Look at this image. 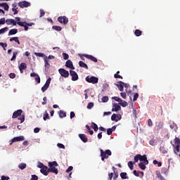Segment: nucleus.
Returning <instances> with one entry per match:
<instances>
[{"mask_svg": "<svg viewBox=\"0 0 180 180\" xmlns=\"http://www.w3.org/2000/svg\"><path fill=\"white\" fill-rule=\"evenodd\" d=\"M139 160H140V157H139V155H136L134 156V162H139Z\"/></svg>", "mask_w": 180, "mask_h": 180, "instance_id": "obj_55", "label": "nucleus"}, {"mask_svg": "<svg viewBox=\"0 0 180 180\" xmlns=\"http://www.w3.org/2000/svg\"><path fill=\"white\" fill-rule=\"evenodd\" d=\"M12 11L13 13V15H18V13H19V11H18V4H16V3H14L12 4Z\"/></svg>", "mask_w": 180, "mask_h": 180, "instance_id": "obj_17", "label": "nucleus"}, {"mask_svg": "<svg viewBox=\"0 0 180 180\" xmlns=\"http://www.w3.org/2000/svg\"><path fill=\"white\" fill-rule=\"evenodd\" d=\"M49 167H58V163H57L56 161L49 162Z\"/></svg>", "mask_w": 180, "mask_h": 180, "instance_id": "obj_37", "label": "nucleus"}, {"mask_svg": "<svg viewBox=\"0 0 180 180\" xmlns=\"http://www.w3.org/2000/svg\"><path fill=\"white\" fill-rule=\"evenodd\" d=\"M50 82H51V77L47 79L45 85H46L47 86H50Z\"/></svg>", "mask_w": 180, "mask_h": 180, "instance_id": "obj_52", "label": "nucleus"}, {"mask_svg": "<svg viewBox=\"0 0 180 180\" xmlns=\"http://www.w3.org/2000/svg\"><path fill=\"white\" fill-rule=\"evenodd\" d=\"M84 57H85L86 58H88L89 60H91V61H94V63H98V59L91 55L85 54L84 55Z\"/></svg>", "mask_w": 180, "mask_h": 180, "instance_id": "obj_16", "label": "nucleus"}, {"mask_svg": "<svg viewBox=\"0 0 180 180\" xmlns=\"http://www.w3.org/2000/svg\"><path fill=\"white\" fill-rule=\"evenodd\" d=\"M44 61L45 67L46 68H50V63H49V59H47V56H45V58H44Z\"/></svg>", "mask_w": 180, "mask_h": 180, "instance_id": "obj_28", "label": "nucleus"}, {"mask_svg": "<svg viewBox=\"0 0 180 180\" xmlns=\"http://www.w3.org/2000/svg\"><path fill=\"white\" fill-rule=\"evenodd\" d=\"M18 6L20 8H21L22 9H23L24 8H29V6H30V2H28L27 1H20L18 4Z\"/></svg>", "mask_w": 180, "mask_h": 180, "instance_id": "obj_8", "label": "nucleus"}, {"mask_svg": "<svg viewBox=\"0 0 180 180\" xmlns=\"http://www.w3.org/2000/svg\"><path fill=\"white\" fill-rule=\"evenodd\" d=\"M9 179H10L9 176H1V180H9Z\"/></svg>", "mask_w": 180, "mask_h": 180, "instance_id": "obj_64", "label": "nucleus"}, {"mask_svg": "<svg viewBox=\"0 0 180 180\" xmlns=\"http://www.w3.org/2000/svg\"><path fill=\"white\" fill-rule=\"evenodd\" d=\"M174 152L176 154V155H179L180 157V139L178 137H176L174 139Z\"/></svg>", "mask_w": 180, "mask_h": 180, "instance_id": "obj_2", "label": "nucleus"}, {"mask_svg": "<svg viewBox=\"0 0 180 180\" xmlns=\"http://www.w3.org/2000/svg\"><path fill=\"white\" fill-rule=\"evenodd\" d=\"M111 120L112 122H119V120H117V115L112 114V116H111Z\"/></svg>", "mask_w": 180, "mask_h": 180, "instance_id": "obj_35", "label": "nucleus"}, {"mask_svg": "<svg viewBox=\"0 0 180 180\" xmlns=\"http://www.w3.org/2000/svg\"><path fill=\"white\" fill-rule=\"evenodd\" d=\"M85 79L89 84H98L99 81V79L95 76H87Z\"/></svg>", "mask_w": 180, "mask_h": 180, "instance_id": "obj_5", "label": "nucleus"}, {"mask_svg": "<svg viewBox=\"0 0 180 180\" xmlns=\"http://www.w3.org/2000/svg\"><path fill=\"white\" fill-rule=\"evenodd\" d=\"M169 99H171V101L172 102H174V100L175 99V96H172L168 94V96H167V98L165 99V101H167V102H169Z\"/></svg>", "mask_w": 180, "mask_h": 180, "instance_id": "obj_36", "label": "nucleus"}, {"mask_svg": "<svg viewBox=\"0 0 180 180\" xmlns=\"http://www.w3.org/2000/svg\"><path fill=\"white\" fill-rule=\"evenodd\" d=\"M8 27L1 28V29L0 30V34H4V33H5V32H8Z\"/></svg>", "mask_w": 180, "mask_h": 180, "instance_id": "obj_44", "label": "nucleus"}, {"mask_svg": "<svg viewBox=\"0 0 180 180\" xmlns=\"http://www.w3.org/2000/svg\"><path fill=\"white\" fill-rule=\"evenodd\" d=\"M63 57L64 60H68V58H70V56H68V53H63Z\"/></svg>", "mask_w": 180, "mask_h": 180, "instance_id": "obj_53", "label": "nucleus"}, {"mask_svg": "<svg viewBox=\"0 0 180 180\" xmlns=\"http://www.w3.org/2000/svg\"><path fill=\"white\" fill-rule=\"evenodd\" d=\"M59 74H60L61 77H63L64 78H68L70 77V72H68V70H65V69L60 68L58 70Z\"/></svg>", "mask_w": 180, "mask_h": 180, "instance_id": "obj_7", "label": "nucleus"}, {"mask_svg": "<svg viewBox=\"0 0 180 180\" xmlns=\"http://www.w3.org/2000/svg\"><path fill=\"white\" fill-rule=\"evenodd\" d=\"M155 174L157 178H158L159 180H167L163 176L161 175V173L159 171H156Z\"/></svg>", "mask_w": 180, "mask_h": 180, "instance_id": "obj_22", "label": "nucleus"}, {"mask_svg": "<svg viewBox=\"0 0 180 180\" xmlns=\"http://www.w3.org/2000/svg\"><path fill=\"white\" fill-rule=\"evenodd\" d=\"M101 101H102V102H103V103H106V102H108V101H109V97H108V96H103L102 98H101Z\"/></svg>", "mask_w": 180, "mask_h": 180, "instance_id": "obj_49", "label": "nucleus"}, {"mask_svg": "<svg viewBox=\"0 0 180 180\" xmlns=\"http://www.w3.org/2000/svg\"><path fill=\"white\" fill-rule=\"evenodd\" d=\"M4 23H6V20H5V18L0 19V25H4Z\"/></svg>", "mask_w": 180, "mask_h": 180, "instance_id": "obj_61", "label": "nucleus"}, {"mask_svg": "<svg viewBox=\"0 0 180 180\" xmlns=\"http://www.w3.org/2000/svg\"><path fill=\"white\" fill-rule=\"evenodd\" d=\"M120 176H121L122 179H127V173L122 172L120 174Z\"/></svg>", "mask_w": 180, "mask_h": 180, "instance_id": "obj_40", "label": "nucleus"}, {"mask_svg": "<svg viewBox=\"0 0 180 180\" xmlns=\"http://www.w3.org/2000/svg\"><path fill=\"white\" fill-rule=\"evenodd\" d=\"M138 98H139V93H136L134 95V98H133L134 102H136V101H137Z\"/></svg>", "mask_w": 180, "mask_h": 180, "instance_id": "obj_58", "label": "nucleus"}, {"mask_svg": "<svg viewBox=\"0 0 180 180\" xmlns=\"http://www.w3.org/2000/svg\"><path fill=\"white\" fill-rule=\"evenodd\" d=\"M22 113H23V110H18L15 111V112L13 113L12 118H13V119H16V118L19 117V116H21V115H22Z\"/></svg>", "mask_w": 180, "mask_h": 180, "instance_id": "obj_10", "label": "nucleus"}, {"mask_svg": "<svg viewBox=\"0 0 180 180\" xmlns=\"http://www.w3.org/2000/svg\"><path fill=\"white\" fill-rule=\"evenodd\" d=\"M112 99H114V101H116V102H119V103H120V102H122V98L117 96L112 97Z\"/></svg>", "mask_w": 180, "mask_h": 180, "instance_id": "obj_47", "label": "nucleus"}, {"mask_svg": "<svg viewBox=\"0 0 180 180\" xmlns=\"http://www.w3.org/2000/svg\"><path fill=\"white\" fill-rule=\"evenodd\" d=\"M139 168H141V169H143V170H144V169H146V168H147V167H146V165L144 164V162L139 163Z\"/></svg>", "mask_w": 180, "mask_h": 180, "instance_id": "obj_39", "label": "nucleus"}, {"mask_svg": "<svg viewBox=\"0 0 180 180\" xmlns=\"http://www.w3.org/2000/svg\"><path fill=\"white\" fill-rule=\"evenodd\" d=\"M94 106V103L91 102L87 104V109H92Z\"/></svg>", "mask_w": 180, "mask_h": 180, "instance_id": "obj_56", "label": "nucleus"}, {"mask_svg": "<svg viewBox=\"0 0 180 180\" xmlns=\"http://www.w3.org/2000/svg\"><path fill=\"white\" fill-rule=\"evenodd\" d=\"M112 133H113V131H112V129L110 128L107 129L108 136H110V134H112Z\"/></svg>", "mask_w": 180, "mask_h": 180, "instance_id": "obj_62", "label": "nucleus"}, {"mask_svg": "<svg viewBox=\"0 0 180 180\" xmlns=\"http://www.w3.org/2000/svg\"><path fill=\"white\" fill-rule=\"evenodd\" d=\"M100 152L102 161H105V159L109 158V156L112 155V151H110L109 149L106 150L105 151L101 149Z\"/></svg>", "mask_w": 180, "mask_h": 180, "instance_id": "obj_3", "label": "nucleus"}, {"mask_svg": "<svg viewBox=\"0 0 180 180\" xmlns=\"http://www.w3.org/2000/svg\"><path fill=\"white\" fill-rule=\"evenodd\" d=\"M139 155V161H143V163L146 165H148V160H147V155H141L140 154Z\"/></svg>", "mask_w": 180, "mask_h": 180, "instance_id": "obj_12", "label": "nucleus"}, {"mask_svg": "<svg viewBox=\"0 0 180 180\" xmlns=\"http://www.w3.org/2000/svg\"><path fill=\"white\" fill-rule=\"evenodd\" d=\"M18 56V52H13V56L11 58V61H15L16 60V56Z\"/></svg>", "mask_w": 180, "mask_h": 180, "instance_id": "obj_42", "label": "nucleus"}, {"mask_svg": "<svg viewBox=\"0 0 180 180\" xmlns=\"http://www.w3.org/2000/svg\"><path fill=\"white\" fill-rule=\"evenodd\" d=\"M128 167L131 169V171H133L134 168V162H133L132 161H129L128 162Z\"/></svg>", "mask_w": 180, "mask_h": 180, "instance_id": "obj_33", "label": "nucleus"}, {"mask_svg": "<svg viewBox=\"0 0 180 180\" xmlns=\"http://www.w3.org/2000/svg\"><path fill=\"white\" fill-rule=\"evenodd\" d=\"M18 39H19V37H11V38L9 39V41H15V42H16V41H17Z\"/></svg>", "mask_w": 180, "mask_h": 180, "instance_id": "obj_60", "label": "nucleus"}, {"mask_svg": "<svg viewBox=\"0 0 180 180\" xmlns=\"http://www.w3.org/2000/svg\"><path fill=\"white\" fill-rule=\"evenodd\" d=\"M18 33V29H12L8 32V36H13V34H16Z\"/></svg>", "mask_w": 180, "mask_h": 180, "instance_id": "obj_25", "label": "nucleus"}, {"mask_svg": "<svg viewBox=\"0 0 180 180\" xmlns=\"http://www.w3.org/2000/svg\"><path fill=\"white\" fill-rule=\"evenodd\" d=\"M160 150L161 153H162V154H167V149H165V148L164 146H160Z\"/></svg>", "mask_w": 180, "mask_h": 180, "instance_id": "obj_43", "label": "nucleus"}, {"mask_svg": "<svg viewBox=\"0 0 180 180\" xmlns=\"http://www.w3.org/2000/svg\"><path fill=\"white\" fill-rule=\"evenodd\" d=\"M18 120H20V123H23L25 122V114H22Z\"/></svg>", "mask_w": 180, "mask_h": 180, "instance_id": "obj_54", "label": "nucleus"}, {"mask_svg": "<svg viewBox=\"0 0 180 180\" xmlns=\"http://www.w3.org/2000/svg\"><path fill=\"white\" fill-rule=\"evenodd\" d=\"M49 173L52 172L53 174H56V175H57V174H58V169L57 168H56V167L54 166H49Z\"/></svg>", "mask_w": 180, "mask_h": 180, "instance_id": "obj_15", "label": "nucleus"}, {"mask_svg": "<svg viewBox=\"0 0 180 180\" xmlns=\"http://www.w3.org/2000/svg\"><path fill=\"white\" fill-rule=\"evenodd\" d=\"M58 113H59V117L60 118L67 117V113L63 110H60Z\"/></svg>", "mask_w": 180, "mask_h": 180, "instance_id": "obj_27", "label": "nucleus"}, {"mask_svg": "<svg viewBox=\"0 0 180 180\" xmlns=\"http://www.w3.org/2000/svg\"><path fill=\"white\" fill-rule=\"evenodd\" d=\"M50 82H51V77L47 79L45 85H46L47 86H50Z\"/></svg>", "mask_w": 180, "mask_h": 180, "instance_id": "obj_51", "label": "nucleus"}, {"mask_svg": "<svg viewBox=\"0 0 180 180\" xmlns=\"http://www.w3.org/2000/svg\"><path fill=\"white\" fill-rule=\"evenodd\" d=\"M58 22L62 25H67L68 23V18L67 16H60L58 18Z\"/></svg>", "mask_w": 180, "mask_h": 180, "instance_id": "obj_6", "label": "nucleus"}, {"mask_svg": "<svg viewBox=\"0 0 180 180\" xmlns=\"http://www.w3.org/2000/svg\"><path fill=\"white\" fill-rule=\"evenodd\" d=\"M122 108L120 105H119L117 103H115L113 105V108H112V112H117L118 110H120Z\"/></svg>", "mask_w": 180, "mask_h": 180, "instance_id": "obj_20", "label": "nucleus"}, {"mask_svg": "<svg viewBox=\"0 0 180 180\" xmlns=\"http://www.w3.org/2000/svg\"><path fill=\"white\" fill-rule=\"evenodd\" d=\"M23 140H25V136H23L14 137L13 139H11V141H10L9 144H10V146H12L13 143H16L18 141H23Z\"/></svg>", "mask_w": 180, "mask_h": 180, "instance_id": "obj_9", "label": "nucleus"}, {"mask_svg": "<svg viewBox=\"0 0 180 180\" xmlns=\"http://www.w3.org/2000/svg\"><path fill=\"white\" fill-rule=\"evenodd\" d=\"M79 67H81V68H85V70H88V65H86V63L82 62V61H79Z\"/></svg>", "mask_w": 180, "mask_h": 180, "instance_id": "obj_24", "label": "nucleus"}, {"mask_svg": "<svg viewBox=\"0 0 180 180\" xmlns=\"http://www.w3.org/2000/svg\"><path fill=\"white\" fill-rule=\"evenodd\" d=\"M170 129H174V131L176 133V131H178V126L176 125V124L172 123V124H170Z\"/></svg>", "mask_w": 180, "mask_h": 180, "instance_id": "obj_29", "label": "nucleus"}, {"mask_svg": "<svg viewBox=\"0 0 180 180\" xmlns=\"http://www.w3.org/2000/svg\"><path fill=\"white\" fill-rule=\"evenodd\" d=\"M35 81L37 82V84H40V76H37L35 77Z\"/></svg>", "mask_w": 180, "mask_h": 180, "instance_id": "obj_63", "label": "nucleus"}, {"mask_svg": "<svg viewBox=\"0 0 180 180\" xmlns=\"http://www.w3.org/2000/svg\"><path fill=\"white\" fill-rule=\"evenodd\" d=\"M65 67L70 68L71 70H75V68H74V65H72V61H71V60H68L66 61Z\"/></svg>", "mask_w": 180, "mask_h": 180, "instance_id": "obj_14", "label": "nucleus"}, {"mask_svg": "<svg viewBox=\"0 0 180 180\" xmlns=\"http://www.w3.org/2000/svg\"><path fill=\"white\" fill-rule=\"evenodd\" d=\"M70 74L72 77V81H77L78 74H77V72L73 70H70Z\"/></svg>", "mask_w": 180, "mask_h": 180, "instance_id": "obj_11", "label": "nucleus"}, {"mask_svg": "<svg viewBox=\"0 0 180 180\" xmlns=\"http://www.w3.org/2000/svg\"><path fill=\"white\" fill-rule=\"evenodd\" d=\"M91 127L94 129V131H98V130H99L98 124H96L95 122L91 123Z\"/></svg>", "mask_w": 180, "mask_h": 180, "instance_id": "obj_31", "label": "nucleus"}, {"mask_svg": "<svg viewBox=\"0 0 180 180\" xmlns=\"http://www.w3.org/2000/svg\"><path fill=\"white\" fill-rule=\"evenodd\" d=\"M52 29H53V30H56V32H61V30H63V28L58 25H53Z\"/></svg>", "mask_w": 180, "mask_h": 180, "instance_id": "obj_30", "label": "nucleus"}, {"mask_svg": "<svg viewBox=\"0 0 180 180\" xmlns=\"http://www.w3.org/2000/svg\"><path fill=\"white\" fill-rule=\"evenodd\" d=\"M17 25H18V26H21V27H24V30H25V32H27V30H29V26H33V25H34V23L33 22H18Z\"/></svg>", "mask_w": 180, "mask_h": 180, "instance_id": "obj_4", "label": "nucleus"}, {"mask_svg": "<svg viewBox=\"0 0 180 180\" xmlns=\"http://www.w3.org/2000/svg\"><path fill=\"white\" fill-rule=\"evenodd\" d=\"M34 56H37V57H46V55L43 53L34 52Z\"/></svg>", "mask_w": 180, "mask_h": 180, "instance_id": "obj_41", "label": "nucleus"}, {"mask_svg": "<svg viewBox=\"0 0 180 180\" xmlns=\"http://www.w3.org/2000/svg\"><path fill=\"white\" fill-rule=\"evenodd\" d=\"M119 91H120L121 92H123L124 91V86L121 83H117V84H116Z\"/></svg>", "mask_w": 180, "mask_h": 180, "instance_id": "obj_34", "label": "nucleus"}, {"mask_svg": "<svg viewBox=\"0 0 180 180\" xmlns=\"http://www.w3.org/2000/svg\"><path fill=\"white\" fill-rule=\"evenodd\" d=\"M27 68V65L25 63H21L19 66V70L21 74H23V70H26Z\"/></svg>", "mask_w": 180, "mask_h": 180, "instance_id": "obj_18", "label": "nucleus"}, {"mask_svg": "<svg viewBox=\"0 0 180 180\" xmlns=\"http://www.w3.org/2000/svg\"><path fill=\"white\" fill-rule=\"evenodd\" d=\"M8 76L10 77V78H11V79H13L16 77V75L15 73H10Z\"/></svg>", "mask_w": 180, "mask_h": 180, "instance_id": "obj_59", "label": "nucleus"}, {"mask_svg": "<svg viewBox=\"0 0 180 180\" xmlns=\"http://www.w3.org/2000/svg\"><path fill=\"white\" fill-rule=\"evenodd\" d=\"M43 120L45 121L50 120V116L49 115V112H47V111H45L44 114Z\"/></svg>", "mask_w": 180, "mask_h": 180, "instance_id": "obj_32", "label": "nucleus"}, {"mask_svg": "<svg viewBox=\"0 0 180 180\" xmlns=\"http://www.w3.org/2000/svg\"><path fill=\"white\" fill-rule=\"evenodd\" d=\"M0 7L4 8V11H9V5H8L6 3L0 4Z\"/></svg>", "mask_w": 180, "mask_h": 180, "instance_id": "obj_23", "label": "nucleus"}, {"mask_svg": "<svg viewBox=\"0 0 180 180\" xmlns=\"http://www.w3.org/2000/svg\"><path fill=\"white\" fill-rule=\"evenodd\" d=\"M38 168H40V172L41 174H43V175H45V176H47V175H49V167L46 165H44V164L41 163V162H39L38 163Z\"/></svg>", "mask_w": 180, "mask_h": 180, "instance_id": "obj_1", "label": "nucleus"}, {"mask_svg": "<svg viewBox=\"0 0 180 180\" xmlns=\"http://www.w3.org/2000/svg\"><path fill=\"white\" fill-rule=\"evenodd\" d=\"M6 25H13V26H16L18 25V22L14 19L12 18H8L6 20Z\"/></svg>", "mask_w": 180, "mask_h": 180, "instance_id": "obj_13", "label": "nucleus"}, {"mask_svg": "<svg viewBox=\"0 0 180 180\" xmlns=\"http://www.w3.org/2000/svg\"><path fill=\"white\" fill-rule=\"evenodd\" d=\"M79 139L83 141V143H87L88 142V138L84 134H79Z\"/></svg>", "mask_w": 180, "mask_h": 180, "instance_id": "obj_19", "label": "nucleus"}, {"mask_svg": "<svg viewBox=\"0 0 180 180\" xmlns=\"http://www.w3.org/2000/svg\"><path fill=\"white\" fill-rule=\"evenodd\" d=\"M30 180H39V176H37L36 174H32Z\"/></svg>", "mask_w": 180, "mask_h": 180, "instance_id": "obj_50", "label": "nucleus"}, {"mask_svg": "<svg viewBox=\"0 0 180 180\" xmlns=\"http://www.w3.org/2000/svg\"><path fill=\"white\" fill-rule=\"evenodd\" d=\"M47 89H49V86H46V84H44V85L41 87V91H42V92H46V91H47Z\"/></svg>", "mask_w": 180, "mask_h": 180, "instance_id": "obj_48", "label": "nucleus"}, {"mask_svg": "<svg viewBox=\"0 0 180 180\" xmlns=\"http://www.w3.org/2000/svg\"><path fill=\"white\" fill-rule=\"evenodd\" d=\"M148 126L149 127H153V121L151 120V119H148Z\"/></svg>", "mask_w": 180, "mask_h": 180, "instance_id": "obj_57", "label": "nucleus"}, {"mask_svg": "<svg viewBox=\"0 0 180 180\" xmlns=\"http://www.w3.org/2000/svg\"><path fill=\"white\" fill-rule=\"evenodd\" d=\"M162 174H165V175H168V168L167 167H162L161 169Z\"/></svg>", "mask_w": 180, "mask_h": 180, "instance_id": "obj_38", "label": "nucleus"}, {"mask_svg": "<svg viewBox=\"0 0 180 180\" xmlns=\"http://www.w3.org/2000/svg\"><path fill=\"white\" fill-rule=\"evenodd\" d=\"M18 168L20 169H25V168H26V164L25 163H20L19 165H18Z\"/></svg>", "mask_w": 180, "mask_h": 180, "instance_id": "obj_45", "label": "nucleus"}, {"mask_svg": "<svg viewBox=\"0 0 180 180\" xmlns=\"http://www.w3.org/2000/svg\"><path fill=\"white\" fill-rule=\"evenodd\" d=\"M164 127V122L162 121H159L156 123V127L158 130H161Z\"/></svg>", "mask_w": 180, "mask_h": 180, "instance_id": "obj_21", "label": "nucleus"}, {"mask_svg": "<svg viewBox=\"0 0 180 180\" xmlns=\"http://www.w3.org/2000/svg\"><path fill=\"white\" fill-rule=\"evenodd\" d=\"M120 105L122 106V108H126V106H127V105L129 104L126 101H123L122 100V101L120 103Z\"/></svg>", "mask_w": 180, "mask_h": 180, "instance_id": "obj_46", "label": "nucleus"}, {"mask_svg": "<svg viewBox=\"0 0 180 180\" xmlns=\"http://www.w3.org/2000/svg\"><path fill=\"white\" fill-rule=\"evenodd\" d=\"M134 34H135V36H136V37H140V36H141V34H143V31H141L140 30H136L134 32Z\"/></svg>", "mask_w": 180, "mask_h": 180, "instance_id": "obj_26", "label": "nucleus"}]
</instances>
